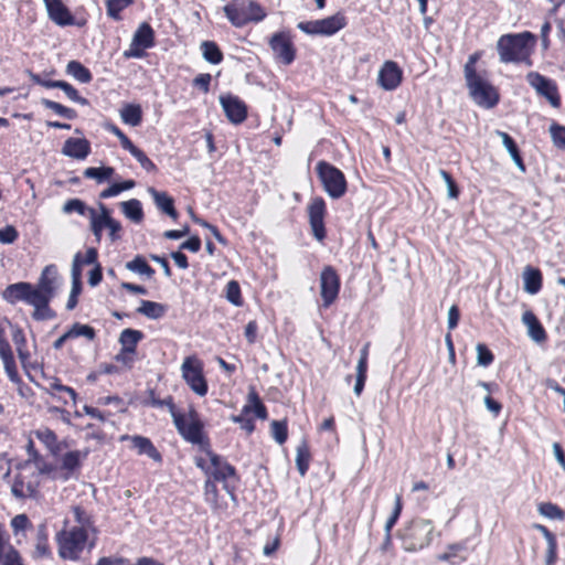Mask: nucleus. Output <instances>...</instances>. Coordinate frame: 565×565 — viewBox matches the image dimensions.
I'll list each match as a JSON object with an SVG mask.
<instances>
[{"label":"nucleus","instance_id":"ddd939ff","mask_svg":"<svg viewBox=\"0 0 565 565\" xmlns=\"http://www.w3.org/2000/svg\"><path fill=\"white\" fill-rule=\"evenodd\" d=\"M268 43L275 57L284 65H290L295 61L296 47L287 32L280 31L274 33Z\"/></svg>","mask_w":565,"mask_h":565},{"label":"nucleus","instance_id":"37998d69","mask_svg":"<svg viewBox=\"0 0 565 565\" xmlns=\"http://www.w3.org/2000/svg\"><path fill=\"white\" fill-rule=\"evenodd\" d=\"M548 132L553 146L558 150L565 151V126L554 120L548 127Z\"/></svg>","mask_w":565,"mask_h":565},{"label":"nucleus","instance_id":"412c9836","mask_svg":"<svg viewBox=\"0 0 565 565\" xmlns=\"http://www.w3.org/2000/svg\"><path fill=\"white\" fill-rule=\"evenodd\" d=\"M92 151L90 142L86 138L70 137L65 140L61 152L72 159L84 160Z\"/></svg>","mask_w":565,"mask_h":565},{"label":"nucleus","instance_id":"f03ea898","mask_svg":"<svg viewBox=\"0 0 565 565\" xmlns=\"http://www.w3.org/2000/svg\"><path fill=\"white\" fill-rule=\"evenodd\" d=\"M68 521H64V527L57 532L55 540L58 545V555L62 559L78 561L88 540V532L83 527L67 530Z\"/></svg>","mask_w":565,"mask_h":565},{"label":"nucleus","instance_id":"473e14b6","mask_svg":"<svg viewBox=\"0 0 565 565\" xmlns=\"http://www.w3.org/2000/svg\"><path fill=\"white\" fill-rule=\"evenodd\" d=\"M120 118L126 125L137 127L142 121V108L139 104H125L120 110Z\"/></svg>","mask_w":565,"mask_h":565},{"label":"nucleus","instance_id":"a878e982","mask_svg":"<svg viewBox=\"0 0 565 565\" xmlns=\"http://www.w3.org/2000/svg\"><path fill=\"white\" fill-rule=\"evenodd\" d=\"M253 413L255 417L265 420L268 417V412L266 406L264 405L262 398L259 397L258 393L256 392L254 386L249 387L248 394H247V404L243 407V414H250Z\"/></svg>","mask_w":565,"mask_h":565},{"label":"nucleus","instance_id":"0e129e2a","mask_svg":"<svg viewBox=\"0 0 565 565\" xmlns=\"http://www.w3.org/2000/svg\"><path fill=\"white\" fill-rule=\"evenodd\" d=\"M2 565H24L22 556L20 552L13 547L9 546V548L6 551L3 555V562Z\"/></svg>","mask_w":565,"mask_h":565},{"label":"nucleus","instance_id":"b1692460","mask_svg":"<svg viewBox=\"0 0 565 565\" xmlns=\"http://www.w3.org/2000/svg\"><path fill=\"white\" fill-rule=\"evenodd\" d=\"M522 322L526 326L527 334L534 342L542 343L546 341V331L532 310H526L523 312Z\"/></svg>","mask_w":565,"mask_h":565},{"label":"nucleus","instance_id":"6e6d98bb","mask_svg":"<svg viewBox=\"0 0 565 565\" xmlns=\"http://www.w3.org/2000/svg\"><path fill=\"white\" fill-rule=\"evenodd\" d=\"M439 174L446 183L448 198L449 199H458V196L460 194V189H459L458 184L456 183V181L454 180L452 175L444 169L439 170Z\"/></svg>","mask_w":565,"mask_h":565},{"label":"nucleus","instance_id":"09e8293b","mask_svg":"<svg viewBox=\"0 0 565 565\" xmlns=\"http://www.w3.org/2000/svg\"><path fill=\"white\" fill-rule=\"evenodd\" d=\"M68 330H70L73 339L78 338V337H84V338L93 341L96 338V330L89 324H83L79 322H75L72 324V327Z\"/></svg>","mask_w":565,"mask_h":565},{"label":"nucleus","instance_id":"2eb2a0df","mask_svg":"<svg viewBox=\"0 0 565 565\" xmlns=\"http://www.w3.org/2000/svg\"><path fill=\"white\" fill-rule=\"evenodd\" d=\"M49 19L57 26L65 28L75 23V17L63 0H42Z\"/></svg>","mask_w":565,"mask_h":565},{"label":"nucleus","instance_id":"39448f33","mask_svg":"<svg viewBox=\"0 0 565 565\" xmlns=\"http://www.w3.org/2000/svg\"><path fill=\"white\" fill-rule=\"evenodd\" d=\"M471 99L480 107L491 109L500 102L498 89L481 74L465 78Z\"/></svg>","mask_w":565,"mask_h":565},{"label":"nucleus","instance_id":"f3484780","mask_svg":"<svg viewBox=\"0 0 565 565\" xmlns=\"http://www.w3.org/2000/svg\"><path fill=\"white\" fill-rule=\"evenodd\" d=\"M203 451L209 456L213 467L211 476L214 481L225 482L228 478L238 479L236 468L233 465L224 460L220 455L213 452L211 448H203Z\"/></svg>","mask_w":565,"mask_h":565},{"label":"nucleus","instance_id":"c9c22d12","mask_svg":"<svg viewBox=\"0 0 565 565\" xmlns=\"http://www.w3.org/2000/svg\"><path fill=\"white\" fill-rule=\"evenodd\" d=\"M125 267L129 271L146 276L147 278H151L156 273L142 255H136L131 260L126 263Z\"/></svg>","mask_w":565,"mask_h":565},{"label":"nucleus","instance_id":"cd10ccee","mask_svg":"<svg viewBox=\"0 0 565 565\" xmlns=\"http://www.w3.org/2000/svg\"><path fill=\"white\" fill-rule=\"evenodd\" d=\"M143 338L145 334L140 330L131 328L124 329L118 339V342L121 345V353H136L137 345Z\"/></svg>","mask_w":565,"mask_h":565},{"label":"nucleus","instance_id":"79ce46f5","mask_svg":"<svg viewBox=\"0 0 565 565\" xmlns=\"http://www.w3.org/2000/svg\"><path fill=\"white\" fill-rule=\"evenodd\" d=\"M311 455L308 448L307 443L303 440L298 447H297V455H296V467L300 473L301 477H305L310 463Z\"/></svg>","mask_w":565,"mask_h":565},{"label":"nucleus","instance_id":"a211bd4d","mask_svg":"<svg viewBox=\"0 0 565 565\" xmlns=\"http://www.w3.org/2000/svg\"><path fill=\"white\" fill-rule=\"evenodd\" d=\"M29 458L22 462H19L15 468L19 471L25 470L31 463L36 466L39 475L49 476L55 470V466L47 462L35 449L34 441L30 438L25 446Z\"/></svg>","mask_w":565,"mask_h":565},{"label":"nucleus","instance_id":"bf43d9fd","mask_svg":"<svg viewBox=\"0 0 565 565\" xmlns=\"http://www.w3.org/2000/svg\"><path fill=\"white\" fill-rule=\"evenodd\" d=\"M34 435L46 448L54 446L55 440H57L56 434L50 428L38 429Z\"/></svg>","mask_w":565,"mask_h":565},{"label":"nucleus","instance_id":"6ab92c4d","mask_svg":"<svg viewBox=\"0 0 565 565\" xmlns=\"http://www.w3.org/2000/svg\"><path fill=\"white\" fill-rule=\"evenodd\" d=\"M57 268L51 264L43 268L38 282L34 285V292L42 297H54L55 296V282L57 279Z\"/></svg>","mask_w":565,"mask_h":565},{"label":"nucleus","instance_id":"1a4fd4ad","mask_svg":"<svg viewBox=\"0 0 565 565\" xmlns=\"http://www.w3.org/2000/svg\"><path fill=\"white\" fill-rule=\"evenodd\" d=\"M434 525L430 520H417L413 522L409 539L405 550L416 552L429 546L433 542Z\"/></svg>","mask_w":565,"mask_h":565},{"label":"nucleus","instance_id":"13d9d810","mask_svg":"<svg viewBox=\"0 0 565 565\" xmlns=\"http://www.w3.org/2000/svg\"><path fill=\"white\" fill-rule=\"evenodd\" d=\"M495 132L501 138L502 145L504 146L505 150L509 152L511 158L520 152L519 146L516 145L515 140L508 132L501 130H497Z\"/></svg>","mask_w":565,"mask_h":565},{"label":"nucleus","instance_id":"0eeeda50","mask_svg":"<svg viewBox=\"0 0 565 565\" xmlns=\"http://www.w3.org/2000/svg\"><path fill=\"white\" fill-rule=\"evenodd\" d=\"M182 377L190 388L199 396H205L209 391L202 365L194 358H185L182 366Z\"/></svg>","mask_w":565,"mask_h":565},{"label":"nucleus","instance_id":"7ed1b4c3","mask_svg":"<svg viewBox=\"0 0 565 565\" xmlns=\"http://www.w3.org/2000/svg\"><path fill=\"white\" fill-rule=\"evenodd\" d=\"M223 11L236 28H243L250 22L258 23L266 18L264 8L255 0H241L234 4H226Z\"/></svg>","mask_w":565,"mask_h":565},{"label":"nucleus","instance_id":"864d4df0","mask_svg":"<svg viewBox=\"0 0 565 565\" xmlns=\"http://www.w3.org/2000/svg\"><path fill=\"white\" fill-rule=\"evenodd\" d=\"M477 350V364L482 367H487L492 364L494 360V354L492 351L484 344L478 343L476 347Z\"/></svg>","mask_w":565,"mask_h":565},{"label":"nucleus","instance_id":"49530a36","mask_svg":"<svg viewBox=\"0 0 565 565\" xmlns=\"http://www.w3.org/2000/svg\"><path fill=\"white\" fill-rule=\"evenodd\" d=\"M271 436L275 441L282 445L288 438V426L286 420H273L270 424Z\"/></svg>","mask_w":565,"mask_h":565},{"label":"nucleus","instance_id":"bb28decb","mask_svg":"<svg viewBox=\"0 0 565 565\" xmlns=\"http://www.w3.org/2000/svg\"><path fill=\"white\" fill-rule=\"evenodd\" d=\"M39 482H25L22 473H18L11 487V493L17 499H24L26 497L34 498L38 493Z\"/></svg>","mask_w":565,"mask_h":565},{"label":"nucleus","instance_id":"6e6552de","mask_svg":"<svg viewBox=\"0 0 565 565\" xmlns=\"http://www.w3.org/2000/svg\"><path fill=\"white\" fill-rule=\"evenodd\" d=\"M173 424L180 436L185 441L199 445L202 450L203 448H210L209 439L204 434L203 423H188L185 415L182 414L181 416H174Z\"/></svg>","mask_w":565,"mask_h":565},{"label":"nucleus","instance_id":"72a5a7b5","mask_svg":"<svg viewBox=\"0 0 565 565\" xmlns=\"http://www.w3.org/2000/svg\"><path fill=\"white\" fill-rule=\"evenodd\" d=\"M65 72L83 84H88L93 81V74L89 68L76 60H72L67 63Z\"/></svg>","mask_w":565,"mask_h":565},{"label":"nucleus","instance_id":"f704fd0d","mask_svg":"<svg viewBox=\"0 0 565 565\" xmlns=\"http://www.w3.org/2000/svg\"><path fill=\"white\" fill-rule=\"evenodd\" d=\"M124 215L135 223H140L143 217L142 204L137 199H130L120 203Z\"/></svg>","mask_w":565,"mask_h":565},{"label":"nucleus","instance_id":"7c9ffc66","mask_svg":"<svg viewBox=\"0 0 565 565\" xmlns=\"http://www.w3.org/2000/svg\"><path fill=\"white\" fill-rule=\"evenodd\" d=\"M54 297L38 296L32 307L34 311L32 318L36 321L51 320L56 317V313L50 308V302Z\"/></svg>","mask_w":565,"mask_h":565},{"label":"nucleus","instance_id":"423d86ee","mask_svg":"<svg viewBox=\"0 0 565 565\" xmlns=\"http://www.w3.org/2000/svg\"><path fill=\"white\" fill-rule=\"evenodd\" d=\"M156 45V34L148 22H141L132 35L129 49L124 51L122 56L129 58H143L146 50Z\"/></svg>","mask_w":565,"mask_h":565},{"label":"nucleus","instance_id":"9d476101","mask_svg":"<svg viewBox=\"0 0 565 565\" xmlns=\"http://www.w3.org/2000/svg\"><path fill=\"white\" fill-rule=\"evenodd\" d=\"M527 83L536 90V93L545 97L552 107L558 108L562 104L561 96L556 83L537 72H530L526 75Z\"/></svg>","mask_w":565,"mask_h":565},{"label":"nucleus","instance_id":"c03bdc74","mask_svg":"<svg viewBox=\"0 0 565 565\" xmlns=\"http://www.w3.org/2000/svg\"><path fill=\"white\" fill-rule=\"evenodd\" d=\"M225 298L232 305L239 307L243 305L241 286L236 280H230L225 287Z\"/></svg>","mask_w":565,"mask_h":565},{"label":"nucleus","instance_id":"774afa93","mask_svg":"<svg viewBox=\"0 0 565 565\" xmlns=\"http://www.w3.org/2000/svg\"><path fill=\"white\" fill-rule=\"evenodd\" d=\"M201 238L198 235H192L186 241L182 242L179 248L181 250L186 249L191 253H198L201 249Z\"/></svg>","mask_w":565,"mask_h":565},{"label":"nucleus","instance_id":"aec40b11","mask_svg":"<svg viewBox=\"0 0 565 565\" xmlns=\"http://www.w3.org/2000/svg\"><path fill=\"white\" fill-rule=\"evenodd\" d=\"M403 72L396 62L386 61L379 72V84L385 90L395 89L402 82Z\"/></svg>","mask_w":565,"mask_h":565},{"label":"nucleus","instance_id":"20e7f679","mask_svg":"<svg viewBox=\"0 0 565 565\" xmlns=\"http://www.w3.org/2000/svg\"><path fill=\"white\" fill-rule=\"evenodd\" d=\"M316 172L326 193L333 200H339L348 191L344 173L328 161L321 160L316 166Z\"/></svg>","mask_w":565,"mask_h":565},{"label":"nucleus","instance_id":"603ef678","mask_svg":"<svg viewBox=\"0 0 565 565\" xmlns=\"http://www.w3.org/2000/svg\"><path fill=\"white\" fill-rule=\"evenodd\" d=\"M3 322H6L10 329H11V335H12V341L15 345V349L20 348H26V338H25V334L22 330L21 327H19L18 324H14L12 323L9 318L7 317H3Z\"/></svg>","mask_w":565,"mask_h":565},{"label":"nucleus","instance_id":"5fc2aeb1","mask_svg":"<svg viewBox=\"0 0 565 565\" xmlns=\"http://www.w3.org/2000/svg\"><path fill=\"white\" fill-rule=\"evenodd\" d=\"M105 128L107 131L111 132L119 139L120 145L125 150H127L129 152L130 149L134 148V146H135L134 142L127 137V135L118 126H116L113 122H108L105 125Z\"/></svg>","mask_w":565,"mask_h":565},{"label":"nucleus","instance_id":"4468645a","mask_svg":"<svg viewBox=\"0 0 565 565\" xmlns=\"http://www.w3.org/2000/svg\"><path fill=\"white\" fill-rule=\"evenodd\" d=\"M2 299L10 303L15 305L19 301L32 306L38 295L34 292V285L29 281H19L8 285L1 292Z\"/></svg>","mask_w":565,"mask_h":565},{"label":"nucleus","instance_id":"4d7b16f0","mask_svg":"<svg viewBox=\"0 0 565 565\" xmlns=\"http://www.w3.org/2000/svg\"><path fill=\"white\" fill-rule=\"evenodd\" d=\"M89 217H90V231L93 232V235L95 236L96 243H100L103 230L106 227L107 223H104V222L97 220V213L94 209L89 210Z\"/></svg>","mask_w":565,"mask_h":565},{"label":"nucleus","instance_id":"69168bd1","mask_svg":"<svg viewBox=\"0 0 565 565\" xmlns=\"http://www.w3.org/2000/svg\"><path fill=\"white\" fill-rule=\"evenodd\" d=\"M246 415L247 414H243V412L238 415H232L231 420L239 424L242 429L252 434L255 430V423L252 418H247Z\"/></svg>","mask_w":565,"mask_h":565},{"label":"nucleus","instance_id":"a18cd8bd","mask_svg":"<svg viewBox=\"0 0 565 565\" xmlns=\"http://www.w3.org/2000/svg\"><path fill=\"white\" fill-rule=\"evenodd\" d=\"M402 509H403L402 498H401V495H396L394 509H393L390 518L386 520V523L384 526L387 542H391V531L394 527V525L397 523V521L401 516V513H402Z\"/></svg>","mask_w":565,"mask_h":565},{"label":"nucleus","instance_id":"9b49d317","mask_svg":"<svg viewBox=\"0 0 565 565\" xmlns=\"http://www.w3.org/2000/svg\"><path fill=\"white\" fill-rule=\"evenodd\" d=\"M307 210L312 235L318 242H322L327 237V230L324 225L327 207L323 198H313Z\"/></svg>","mask_w":565,"mask_h":565},{"label":"nucleus","instance_id":"4be33fe9","mask_svg":"<svg viewBox=\"0 0 565 565\" xmlns=\"http://www.w3.org/2000/svg\"><path fill=\"white\" fill-rule=\"evenodd\" d=\"M147 191L152 196L158 210L173 220L178 218L179 213L174 206V199L168 192L158 191L153 186H149Z\"/></svg>","mask_w":565,"mask_h":565},{"label":"nucleus","instance_id":"393cba45","mask_svg":"<svg viewBox=\"0 0 565 565\" xmlns=\"http://www.w3.org/2000/svg\"><path fill=\"white\" fill-rule=\"evenodd\" d=\"M347 25V18L343 13L337 12L333 15L318 20L319 35L331 36Z\"/></svg>","mask_w":565,"mask_h":565},{"label":"nucleus","instance_id":"c85d7f7f","mask_svg":"<svg viewBox=\"0 0 565 565\" xmlns=\"http://www.w3.org/2000/svg\"><path fill=\"white\" fill-rule=\"evenodd\" d=\"M542 273L539 268L527 265L523 271V288L530 295H536L542 289Z\"/></svg>","mask_w":565,"mask_h":565},{"label":"nucleus","instance_id":"2f4dec72","mask_svg":"<svg viewBox=\"0 0 565 565\" xmlns=\"http://www.w3.org/2000/svg\"><path fill=\"white\" fill-rule=\"evenodd\" d=\"M89 454V450L81 452L79 450H71L63 455L61 468L66 470L68 473L74 472L82 466V460L85 459Z\"/></svg>","mask_w":565,"mask_h":565},{"label":"nucleus","instance_id":"a19ab883","mask_svg":"<svg viewBox=\"0 0 565 565\" xmlns=\"http://www.w3.org/2000/svg\"><path fill=\"white\" fill-rule=\"evenodd\" d=\"M74 520L78 524L77 527H83L84 531H92L93 533H96L97 530L94 525L93 516L86 512L84 508L81 505H74L72 508Z\"/></svg>","mask_w":565,"mask_h":565},{"label":"nucleus","instance_id":"3c124183","mask_svg":"<svg viewBox=\"0 0 565 565\" xmlns=\"http://www.w3.org/2000/svg\"><path fill=\"white\" fill-rule=\"evenodd\" d=\"M129 153L139 162L147 172H157L158 168L151 159L137 146L130 149Z\"/></svg>","mask_w":565,"mask_h":565},{"label":"nucleus","instance_id":"de8ad7c7","mask_svg":"<svg viewBox=\"0 0 565 565\" xmlns=\"http://www.w3.org/2000/svg\"><path fill=\"white\" fill-rule=\"evenodd\" d=\"M539 512L548 519L552 520H563L565 518V512L557 505L552 502H543L539 505Z\"/></svg>","mask_w":565,"mask_h":565},{"label":"nucleus","instance_id":"052dcab7","mask_svg":"<svg viewBox=\"0 0 565 565\" xmlns=\"http://www.w3.org/2000/svg\"><path fill=\"white\" fill-rule=\"evenodd\" d=\"M2 363H3L4 372L8 375L9 380L14 384L20 383L21 377L19 375L14 358H11L8 360H2Z\"/></svg>","mask_w":565,"mask_h":565},{"label":"nucleus","instance_id":"e2e57ef3","mask_svg":"<svg viewBox=\"0 0 565 565\" xmlns=\"http://www.w3.org/2000/svg\"><path fill=\"white\" fill-rule=\"evenodd\" d=\"M83 264L81 263V252H77L73 257L71 276L72 282L83 284L82 275H83Z\"/></svg>","mask_w":565,"mask_h":565},{"label":"nucleus","instance_id":"f257e3e1","mask_svg":"<svg viewBox=\"0 0 565 565\" xmlns=\"http://www.w3.org/2000/svg\"><path fill=\"white\" fill-rule=\"evenodd\" d=\"M536 42V35L530 31L503 34L497 42V50L502 63H523L531 65L530 55Z\"/></svg>","mask_w":565,"mask_h":565},{"label":"nucleus","instance_id":"8fccbe9b","mask_svg":"<svg viewBox=\"0 0 565 565\" xmlns=\"http://www.w3.org/2000/svg\"><path fill=\"white\" fill-rule=\"evenodd\" d=\"M90 209H92V207H88V206L86 205V203H85L83 200H81V199H76V198H75V199H70V200H67V201L64 203V205H63V207H62V211H63L65 214H71V213H74V212H75V213H77V214H79V215H85V214H86V212H88V213H89V210H90Z\"/></svg>","mask_w":565,"mask_h":565},{"label":"nucleus","instance_id":"4c0bfd02","mask_svg":"<svg viewBox=\"0 0 565 565\" xmlns=\"http://www.w3.org/2000/svg\"><path fill=\"white\" fill-rule=\"evenodd\" d=\"M203 58L214 65L223 61V52L214 41H203L201 43Z\"/></svg>","mask_w":565,"mask_h":565},{"label":"nucleus","instance_id":"f8f14e48","mask_svg":"<svg viewBox=\"0 0 565 565\" xmlns=\"http://www.w3.org/2000/svg\"><path fill=\"white\" fill-rule=\"evenodd\" d=\"M340 277L337 270L328 265L324 266L320 274V295L323 301V307L331 306L339 296L340 291Z\"/></svg>","mask_w":565,"mask_h":565},{"label":"nucleus","instance_id":"680f3d73","mask_svg":"<svg viewBox=\"0 0 565 565\" xmlns=\"http://www.w3.org/2000/svg\"><path fill=\"white\" fill-rule=\"evenodd\" d=\"M19 237V232L13 225H7L0 228V243L13 244Z\"/></svg>","mask_w":565,"mask_h":565},{"label":"nucleus","instance_id":"c756f323","mask_svg":"<svg viewBox=\"0 0 565 565\" xmlns=\"http://www.w3.org/2000/svg\"><path fill=\"white\" fill-rule=\"evenodd\" d=\"M137 313L151 320H159L164 317L168 306L151 300H140V306L136 309Z\"/></svg>","mask_w":565,"mask_h":565},{"label":"nucleus","instance_id":"dca6fc26","mask_svg":"<svg viewBox=\"0 0 565 565\" xmlns=\"http://www.w3.org/2000/svg\"><path fill=\"white\" fill-rule=\"evenodd\" d=\"M220 104L226 118L235 125L242 124L247 117V106L237 96L232 94L220 96Z\"/></svg>","mask_w":565,"mask_h":565},{"label":"nucleus","instance_id":"58836bf2","mask_svg":"<svg viewBox=\"0 0 565 565\" xmlns=\"http://www.w3.org/2000/svg\"><path fill=\"white\" fill-rule=\"evenodd\" d=\"M134 3L135 0H106L105 7L107 17L115 21H120L122 20L121 12Z\"/></svg>","mask_w":565,"mask_h":565},{"label":"nucleus","instance_id":"338daca9","mask_svg":"<svg viewBox=\"0 0 565 565\" xmlns=\"http://www.w3.org/2000/svg\"><path fill=\"white\" fill-rule=\"evenodd\" d=\"M204 495L209 503L216 504L218 499V490L214 481L206 480L204 483Z\"/></svg>","mask_w":565,"mask_h":565},{"label":"nucleus","instance_id":"e433bc0d","mask_svg":"<svg viewBox=\"0 0 565 565\" xmlns=\"http://www.w3.org/2000/svg\"><path fill=\"white\" fill-rule=\"evenodd\" d=\"M33 558H52L45 525H41L39 529Z\"/></svg>","mask_w":565,"mask_h":565},{"label":"nucleus","instance_id":"5701e85b","mask_svg":"<svg viewBox=\"0 0 565 565\" xmlns=\"http://www.w3.org/2000/svg\"><path fill=\"white\" fill-rule=\"evenodd\" d=\"M130 439L135 449H137L139 455H147L156 462L162 461V455L158 451V449L153 446L152 441L145 436L135 435H124L121 440Z\"/></svg>","mask_w":565,"mask_h":565},{"label":"nucleus","instance_id":"ea45409f","mask_svg":"<svg viewBox=\"0 0 565 565\" xmlns=\"http://www.w3.org/2000/svg\"><path fill=\"white\" fill-rule=\"evenodd\" d=\"M83 174L87 179L96 180L97 183H104L115 174V169L109 166L89 167L84 170Z\"/></svg>","mask_w":565,"mask_h":565}]
</instances>
